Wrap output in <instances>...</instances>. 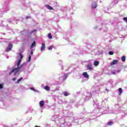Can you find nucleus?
I'll list each match as a JSON object with an SVG mask.
<instances>
[{"label": "nucleus", "instance_id": "obj_17", "mask_svg": "<svg viewBox=\"0 0 127 127\" xmlns=\"http://www.w3.org/2000/svg\"><path fill=\"white\" fill-rule=\"evenodd\" d=\"M113 124H114V122H110L108 123L107 125H108L109 126H112L113 125Z\"/></svg>", "mask_w": 127, "mask_h": 127}, {"label": "nucleus", "instance_id": "obj_15", "mask_svg": "<svg viewBox=\"0 0 127 127\" xmlns=\"http://www.w3.org/2000/svg\"><path fill=\"white\" fill-rule=\"evenodd\" d=\"M122 61H123V62H126V57L123 56L122 57Z\"/></svg>", "mask_w": 127, "mask_h": 127}, {"label": "nucleus", "instance_id": "obj_13", "mask_svg": "<svg viewBox=\"0 0 127 127\" xmlns=\"http://www.w3.org/2000/svg\"><path fill=\"white\" fill-rule=\"evenodd\" d=\"M119 95H122L123 93V89L122 88H119Z\"/></svg>", "mask_w": 127, "mask_h": 127}, {"label": "nucleus", "instance_id": "obj_8", "mask_svg": "<svg viewBox=\"0 0 127 127\" xmlns=\"http://www.w3.org/2000/svg\"><path fill=\"white\" fill-rule=\"evenodd\" d=\"M34 46H36V43L35 42H34L32 44V45H31V46L30 49H31V50H32L33 47H34Z\"/></svg>", "mask_w": 127, "mask_h": 127}, {"label": "nucleus", "instance_id": "obj_29", "mask_svg": "<svg viewBox=\"0 0 127 127\" xmlns=\"http://www.w3.org/2000/svg\"><path fill=\"white\" fill-rule=\"evenodd\" d=\"M35 127H39V126L36 125V126H35Z\"/></svg>", "mask_w": 127, "mask_h": 127}, {"label": "nucleus", "instance_id": "obj_5", "mask_svg": "<svg viewBox=\"0 0 127 127\" xmlns=\"http://www.w3.org/2000/svg\"><path fill=\"white\" fill-rule=\"evenodd\" d=\"M87 70H93V65L92 64L88 65Z\"/></svg>", "mask_w": 127, "mask_h": 127}, {"label": "nucleus", "instance_id": "obj_28", "mask_svg": "<svg viewBox=\"0 0 127 127\" xmlns=\"http://www.w3.org/2000/svg\"><path fill=\"white\" fill-rule=\"evenodd\" d=\"M15 80H16V78L15 77L12 79L13 81H15Z\"/></svg>", "mask_w": 127, "mask_h": 127}, {"label": "nucleus", "instance_id": "obj_18", "mask_svg": "<svg viewBox=\"0 0 127 127\" xmlns=\"http://www.w3.org/2000/svg\"><path fill=\"white\" fill-rule=\"evenodd\" d=\"M30 90H32V91H34V92H38L37 90H36L35 89H34V88L33 87H31L30 88Z\"/></svg>", "mask_w": 127, "mask_h": 127}, {"label": "nucleus", "instance_id": "obj_7", "mask_svg": "<svg viewBox=\"0 0 127 127\" xmlns=\"http://www.w3.org/2000/svg\"><path fill=\"white\" fill-rule=\"evenodd\" d=\"M12 48V45L11 44H9L7 49L9 51V50H11V49Z\"/></svg>", "mask_w": 127, "mask_h": 127}, {"label": "nucleus", "instance_id": "obj_21", "mask_svg": "<svg viewBox=\"0 0 127 127\" xmlns=\"http://www.w3.org/2000/svg\"><path fill=\"white\" fill-rule=\"evenodd\" d=\"M21 80H22V77H21L20 78L18 79L16 83H19V82H20V81H21Z\"/></svg>", "mask_w": 127, "mask_h": 127}, {"label": "nucleus", "instance_id": "obj_27", "mask_svg": "<svg viewBox=\"0 0 127 127\" xmlns=\"http://www.w3.org/2000/svg\"><path fill=\"white\" fill-rule=\"evenodd\" d=\"M36 32V30H34L31 32V33H33V32Z\"/></svg>", "mask_w": 127, "mask_h": 127}, {"label": "nucleus", "instance_id": "obj_1", "mask_svg": "<svg viewBox=\"0 0 127 127\" xmlns=\"http://www.w3.org/2000/svg\"><path fill=\"white\" fill-rule=\"evenodd\" d=\"M22 67H23V64H22L20 66H18L16 68H13L10 72L9 75H11V73H14V75H16V74H17V73H18V72H19V71L20 70V69H21V68H22Z\"/></svg>", "mask_w": 127, "mask_h": 127}, {"label": "nucleus", "instance_id": "obj_20", "mask_svg": "<svg viewBox=\"0 0 127 127\" xmlns=\"http://www.w3.org/2000/svg\"><path fill=\"white\" fill-rule=\"evenodd\" d=\"M64 96H65L66 97H67V96H68V93L67 92L65 91L64 92Z\"/></svg>", "mask_w": 127, "mask_h": 127}, {"label": "nucleus", "instance_id": "obj_19", "mask_svg": "<svg viewBox=\"0 0 127 127\" xmlns=\"http://www.w3.org/2000/svg\"><path fill=\"white\" fill-rule=\"evenodd\" d=\"M109 55H114V52L113 51H110L109 52Z\"/></svg>", "mask_w": 127, "mask_h": 127}, {"label": "nucleus", "instance_id": "obj_31", "mask_svg": "<svg viewBox=\"0 0 127 127\" xmlns=\"http://www.w3.org/2000/svg\"><path fill=\"white\" fill-rule=\"evenodd\" d=\"M113 74H114V75H116V73H115V72H113Z\"/></svg>", "mask_w": 127, "mask_h": 127}, {"label": "nucleus", "instance_id": "obj_30", "mask_svg": "<svg viewBox=\"0 0 127 127\" xmlns=\"http://www.w3.org/2000/svg\"><path fill=\"white\" fill-rule=\"evenodd\" d=\"M64 76H65V77H67V74H65Z\"/></svg>", "mask_w": 127, "mask_h": 127}, {"label": "nucleus", "instance_id": "obj_26", "mask_svg": "<svg viewBox=\"0 0 127 127\" xmlns=\"http://www.w3.org/2000/svg\"><path fill=\"white\" fill-rule=\"evenodd\" d=\"M30 54L31 55H32L33 54V50H32L31 51H30Z\"/></svg>", "mask_w": 127, "mask_h": 127}, {"label": "nucleus", "instance_id": "obj_22", "mask_svg": "<svg viewBox=\"0 0 127 127\" xmlns=\"http://www.w3.org/2000/svg\"><path fill=\"white\" fill-rule=\"evenodd\" d=\"M53 48V46H51L48 48L49 50H51Z\"/></svg>", "mask_w": 127, "mask_h": 127}, {"label": "nucleus", "instance_id": "obj_24", "mask_svg": "<svg viewBox=\"0 0 127 127\" xmlns=\"http://www.w3.org/2000/svg\"><path fill=\"white\" fill-rule=\"evenodd\" d=\"M123 19L124 20H125V21H126V22L127 23V17H124Z\"/></svg>", "mask_w": 127, "mask_h": 127}, {"label": "nucleus", "instance_id": "obj_14", "mask_svg": "<svg viewBox=\"0 0 127 127\" xmlns=\"http://www.w3.org/2000/svg\"><path fill=\"white\" fill-rule=\"evenodd\" d=\"M48 37L49 39H52V35H51V33H50L48 34Z\"/></svg>", "mask_w": 127, "mask_h": 127}, {"label": "nucleus", "instance_id": "obj_6", "mask_svg": "<svg viewBox=\"0 0 127 127\" xmlns=\"http://www.w3.org/2000/svg\"><path fill=\"white\" fill-rule=\"evenodd\" d=\"M44 49H45V44L42 43L41 50V51H43V50H44Z\"/></svg>", "mask_w": 127, "mask_h": 127}, {"label": "nucleus", "instance_id": "obj_16", "mask_svg": "<svg viewBox=\"0 0 127 127\" xmlns=\"http://www.w3.org/2000/svg\"><path fill=\"white\" fill-rule=\"evenodd\" d=\"M45 90H46L47 91H49V90H50V87H49L48 86L46 85L45 87Z\"/></svg>", "mask_w": 127, "mask_h": 127}, {"label": "nucleus", "instance_id": "obj_11", "mask_svg": "<svg viewBox=\"0 0 127 127\" xmlns=\"http://www.w3.org/2000/svg\"><path fill=\"white\" fill-rule=\"evenodd\" d=\"M92 8H93V9L96 8V7H97V3L95 2V3H92Z\"/></svg>", "mask_w": 127, "mask_h": 127}, {"label": "nucleus", "instance_id": "obj_23", "mask_svg": "<svg viewBox=\"0 0 127 127\" xmlns=\"http://www.w3.org/2000/svg\"><path fill=\"white\" fill-rule=\"evenodd\" d=\"M3 88V84H0V89H2Z\"/></svg>", "mask_w": 127, "mask_h": 127}, {"label": "nucleus", "instance_id": "obj_4", "mask_svg": "<svg viewBox=\"0 0 127 127\" xmlns=\"http://www.w3.org/2000/svg\"><path fill=\"white\" fill-rule=\"evenodd\" d=\"M82 75L84 76V77H85V78H89V74H88V73L86 72H84L82 73Z\"/></svg>", "mask_w": 127, "mask_h": 127}, {"label": "nucleus", "instance_id": "obj_12", "mask_svg": "<svg viewBox=\"0 0 127 127\" xmlns=\"http://www.w3.org/2000/svg\"><path fill=\"white\" fill-rule=\"evenodd\" d=\"M99 62L95 61H94V66H99Z\"/></svg>", "mask_w": 127, "mask_h": 127}, {"label": "nucleus", "instance_id": "obj_10", "mask_svg": "<svg viewBox=\"0 0 127 127\" xmlns=\"http://www.w3.org/2000/svg\"><path fill=\"white\" fill-rule=\"evenodd\" d=\"M40 106L41 107H43L44 106V101L42 100L39 102Z\"/></svg>", "mask_w": 127, "mask_h": 127}, {"label": "nucleus", "instance_id": "obj_9", "mask_svg": "<svg viewBox=\"0 0 127 127\" xmlns=\"http://www.w3.org/2000/svg\"><path fill=\"white\" fill-rule=\"evenodd\" d=\"M46 7H47V8H48V9H50V10H53V8H52L51 7V6L49 5H46Z\"/></svg>", "mask_w": 127, "mask_h": 127}, {"label": "nucleus", "instance_id": "obj_25", "mask_svg": "<svg viewBox=\"0 0 127 127\" xmlns=\"http://www.w3.org/2000/svg\"><path fill=\"white\" fill-rule=\"evenodd\" d=\"M30 60H31V56H29V60H28V61L29 62V61H30Z\"/></svg>", "mask_w": 127, "mask_h": 127}, {"label": "nucleus", "instance_id": "obj_3", "mask_svg": "<svg viewBox=\"0 0 127 127\" xmlns=\"http://www.w3.org/2000/svg\"><path fill=\"white\" fill-rule=\"evenodd\" d=\"M118 62H119L118 60H114L111 63L110 65H115L116 64H118Z\"/></svg>", "mask_w": 127, "mask_h": 127}, {"label": "nucleus", "instance_id": "obj_2", "mask_svg": "<svg viewBox=\"0 0 127 127\" xmlns=\"http://www.w3.org/2000/svg\"><path fill=\"white\" fill-rule=\"evenodd\" d=\"M20 58L17 60V62H16V64L17 67H20L19 65L20 64V63L21 62V60H22V58H23V56L22 55V54H20Z\"/></svg>", "mask_w": 127, "mask_h": 127}]
</instances>
